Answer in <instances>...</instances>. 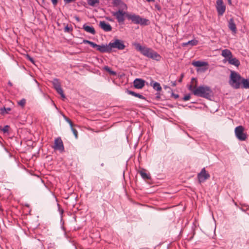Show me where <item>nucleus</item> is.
Here are the masks:
<instances>
[{"label":"nucleus","instance_id":"f257e3e1","mask_svg":"<svg viewBox=\"0 0 249 249\" xmlns=\"http://www.w3.org/2000/svg\"><path fill=\"white\" fill-rule=\"evenodd\" d=\"M188 89L193 92L194 95L206 99L210 98L213 93L212 90L210 87L202 85L196 88V83L194 87L192 84L190 85Z\"/></svg>","mask_w":249,"mask_h":249},{"label":"nucleus","instance_id":"f03ea898","mask_svg":"<svg viewBox=\"0 0 249 249\" xmlns=\"http://www.w3.org/2000/svg\"><path fill=\"white\" fill-rule=\"evenodd\" d=\"M134 45L135 49L140 52L143 55L157 61H160L161 59V56L152 49L142 46L138 43H136Z\"/></svg>","mask_w":249,"mask_h":249},{"label":"nucleus","instance_id":"7ed1b4c3","mask_svg":"<svg viewBox=\"0 0 249 249\" xmlns=\"http://www.w3.org/2000/svg\"><path fill=\"white\" fill-rule=\"evenodd\" d=\"M242 77L237 72L231 71L230 76L229 84L234 89H239L241 84Z\"/></svg>","mask_w":249,"mask_h":249},{"label":"nucleus","instance_id":"20e7f679","mask_svg":"<svg viewBox=\"0 0 249 249\" xmlns=\"http://www.w3.org/2000/svg\"><path fill=\"white\" fill-rule=\"evenodd\" d=\"M128 20H131L134 24H140L141 25H147L149 23L148 19L141 18L139 15L131 14L128 13L126 15Z\"/></svg>","mask_w":249,"mask_h":249},{"label":"nucleus","instance_id":"39448f33","mask_svg":"<svg viewBox=\"0 0 249 249\" xmlns=\"http://www.w3.org/2000/svg\"><path fill=\"white\" fill-rule=\"evenodd\" d=\"M123 10L119 9L117 11L112 13V15L115 17L118 22L120 24L124 23L125 20L124 17H126L127 14H128Z\"/></svg>","mask_w":249,"mask_h":249},{"label":"nucleus","instance_id":"423d86ee","mask_svg":"<svg viewBox=\"0 0 249 249\" xmlns=\"http://www.w3.org/2000/svg\"><path fill=\"white\" fill-rule=\"evenodd\" d=\"M244 128L242 125L237 126L235 128L234 132L236 138L240 141H245L247 138V135L244 132Z\"/></svg>","mask_w":249,"mask_h":249},{"label":"nucleus","instance_id":"0eeeda50","mask_svg":"<svg viewBox=\"0 0 249 249\" xmlns=\"http://www.w3.org/2000/svg\"><path fill=\"white\" fill-rule=\"evenodd\" d=\"M110 52L112 48H117L118 50H122L124 49L125 45L124 41L119 39H116L113 42H111L109 43Z\"/></svg>","mask_w":249,"mask_h":249},{"label":"nucleus","instance_id":"6e6552de","mask_svg":"<svg viewBox=\"0 0 249 249\" xmlns=\"http://www.w3.org/2000/svg\"><path fill=\"white\" fill-rule=\"evenodd\" d=\"M216 9L219 16H221L224 14L226 10V6L224 5L223 0H216Z\"/></svg>","mask_w":249,"mask_h":249},{"label":"nucleus","instance_id":"1a4fd4ad","mask_svg":"<svg viewBox=\"0 0 249 249\" xmlns=\"http://www.w3.org/2000/svg\"><path fill=\"white\" fill-rule=\"evenodd\" d=\"M53 84L54 88L59 93L62 98H65V95L64 94L63 90L61 88L60 83L58 79L55 78L53 81Z\"/></svg>","mask_w":249,"mask_h":249},{"label":"nucleus","instance_id":"9d476101","mask_svg":"<svg viewBox=\"0 0 249 249\" xmlns=\"http://www.w3.org/2000/svg\"><path fill=\"white\" fill-rule=\"evenodd\" d=\"M210 177V176L208 173H207L205 169L203 168L201 172L197 174V178L199 183L204 182L206 179H208Z\"/></svg>","mask_w":249,"mask_h":249},{"label":"nucleus","instance_id":"9b49d317","mask_svg":"<svg viewBox=\"0 0 249 249\" xmlns=\"http://www.w3.org/2000/svg\"><path fill=\"white\" fill-rule=\"evenodd\" d=\"M53 148L56 150L62 152L64 151V147L61 138L58 137L55 139Z\"/></svg>","mask_w":249,"mask_h":249},{"label":"nucleus","instance_id":"f8f14e48","mask_svg":"<svg viewBox=\"0 0 249 249\" xmlns=\"http://www.w3.org/2000/svg\"><path fill=\"white\" fill-rule=\"evenodd\" d=\"M145 81L140 78H136L133 82L134 87L137 89H142L145 85Z\"/></svg>","mask_w":249,"mask_h":249},{"label":"nucleus","instance_id":"ddd939ff","mask_svg":"<svg viewBox=\"0 0 249 249\" xmlns=\"http://www.w3.org/2000/svg\"><path fill=\"white\" fill-rule=\"evenodd\" d=\"M99 26L105 32H110L112 30L111 25L105 21H100Z\"/></svg>","mask_w":249,"mask_h":249},{"label":"nucleus","instance_id":"4468645a","mask_svg":"<svg viewBox=\"0 0 249 249\" xmlns=\"http://www.w3.org/2000/svg\"><path fill=\"white\" fill-rule=\"evenodd\" d=\"M112 3L114 6H119L120 9L127 10V5L121 0H113Z\"/></svg>","mask_w":249,"mask_h":249},{"label":"nucleus","instance_id":"2eb2a0df","mask_svg":"<svg viewBox=\"0 0 249 249\" xmlns=\"http://www.w3.org/2000/svg\"><path fill=\"white\" fill-rule=\"evenodd\" d=\"M228 27L233 34L236 33L237 28L233 18H230L228 21Z\"/></svg>","mask_w":249,"mask_h":249},{"label":"nucleus","instance_id":"dca6fc26","mask_svg":"<svg viewBox=\"0 0 249 249\" xmlns=\"http://www.w3.org/2000/svg\"><path fill=\"white\" fill-rule=\"evenodd\" d=\"M96 50L101 53L110 52L109 44L107 45H98Z\"/></svg>","mask_w":249,"mask_h":249},{"label":"nucleus","instance_id":"f3484780","mask_svg":"<svg viewBox=\"0 0 249 249\" xmlns=\"http://www.w3.org/2000/svg\"><path fill=\"white\" fill-rule=\"evenodd\" d=\"M227 61H228L230 64L233 65L237 67H238L240 64L239 60L235 57L233 58L232 56H231L230 58H229Z\"/></svg>","mask_w":249,"mask_h":249},{"label":"nucleus","instance_id":"a211bd4d","mask_svg":"<svg viewBox=\"0 0 249 249\" xmlns=\"http://www.w3.org/2000/svg\"><path fill=\"white\" fill-rule=\"evenodd\" d=\"M221 55L223 57H225L227 61L228 60V59H229V58H230L231 56H232V54L231 51L227 49L223 50L222 51Z\"/></svg>","mask_w":249,"mask_h":249},{"label":"nucleus","instance_id":"6ab92c4d","mask_svg":"<svg viewBox=\"0 0 249 249\" xmlns=\"http://www.w3.org/2000/svg\"><path fill=\"white\" fill-rule=\"evenodd\" d=\"M83 29L87 33L91 34L92 35H95L96 33L95 30L93 26H90L85 24L83 26Z\"/></svg>","mask_w":249,"mask_h":249},{"label":"nucleus","instance_id":"aec40b11","mask_svg":"<svg viewBox=\"0 0 249 249\" xmlns=\"http://www.w3.org/2000/svg\"><path fill=\"white\" fill-rule=\"evenodd\" d=\"M126 93H128V94L129 95H131L132 96H134L136 97H138L140 99H143V100H145V98L142 95L139 94V93H137L136 92H135L134 91H131V90H126Z\"/></svg>","mask_w":249,"mask_h":249},{"label":"nucleus","instance_id":"412c9836","mask_svg":"<svg viewBox=\"0 0 249 249\" xmlns=\"http://www.w3.org/2000/svg\"><path fill=\"white\" fill-rule=\"evenodd\" d=\"M192 64L193 65V66H194L195 67H196L207 66L208 65V64L207 62L200 61H194L192 63Z\"/></svg>","mask_w":249,"mask_h":249},{"label":"nucleus","instance_id":"4be33fe9","mask_svg":"<svg viewBox=\"0 0 249 249\" xmlns=\"http://www.w3.org/2000/svg\"><path fill=\"white\" fill-rule=\"evenodd\" d=\"M198 40H196V39H193V40H190L187 42L183 43L182 44V46L183 47H185L187 45H190L191 46H194L198 44Z\"/></svg>","mask_w":249,"mask_h":249},{"label":"nucleus","instance_id":"5701e85b","mask_svg":"<svg viewBox=\"0 0 249 249\" xmlns=\"http://www.w3.org/2000/svg\"><path fill=\"white\" fill-rule=\"evenodd\" d=\"M152 83H153L152 86L154 89L158 91L161 90V87L160 86V85L159 83L157 82L152 81L151 82V84H152Z\"/></svg>","mask_w":249,"mask_h":249},{"label":"nucleus","instance_id":"b1692460","mask_svg":"<svg viewBox=\"0 0 249 249\" xmlns=\"http://www.w3.org/2000/svg\"><path fill=\"white\" fill-rule=\"evenodd\" d=\"M241 84L242 87L245 89H249V79L242 78Z\"/></svg>","mask_w":249,"mask_h":249},{"label":"nucleus","instance_id":"393cba45","mask_svg":"<svg viewBox=\"0 0 249 249\" xmlns=\"http://www.w3.org/2000/svg\"><path fill=\"white\" fill-rule=\"evenodd\" d=\"M139 173L141 175L142 178L144 179H148L150 178V175L145 173L143 170L140 171Z\"/></svg>","mask_w":249,"mask_h":249},{"label":"nucleus","instance_id":"a878e982","mask_svg":"<svg viewBox=\"0 0 249 249\" xmlns=\"http://www.w3.org/2000/svg\"><path fill=\"white\" fill-rule=\"evenodd\" d=\"M0 110L1 112V114L4 115L8 113L11 110V108L10 107H3L2 108H0Z\"/></svg>","mask_w":249,"mask_h":249},{"label":"nucleus","instance_id":"bb28decb","mask_svg":"<svg viewBox=\"0 0 249 249\" xmlns=\"http://www.w3.org/2000/svg\"><path fill=\"white\" fill-rule=\"evenodd\" d=\"M104 70L107 71L109 74L112 75H116V72L114 71L111 70V69L108 66H105L104 67Z\"/></svg>","mask_w":249,"mask_h":249},{"label":"nucleus","instance_id":"cd10ccee","mask_svg":"<svg viewBox=\"0 0 249 249\" xmlns=\"http://www.w3.org/2000/svg\"><path fill=\"white\" fill-rule=\"evenodd\" d=\"M26 104V100L24 98L22 99L18 102V104L23 108Z\"/></svg>","mask_w":249,"mask_h":249},{"label":"nucleus","instance_id":"c85d7f7f","mask_svg":"<svg viewBox=\"0 0 249 249\" xmlns=\"http://www.w3.org/2000/svg\"><path fill=\"white\" fill-rule=\"evenodd\" d=\"M99 2V0H88V3L90 6H94L95 4Z\"/></svg>","mask_w":249,"mask_h":249},{"label":"nucleus","instance_id":"c756f323","mask_svg":"<svg viewBox=\"0 0 249 249\" xmlns=\"http://www.w3.org/2000/svg\"><path fill=\"white\" fill-rule=\"evenodd\" d=\"M9 128L10 126L8 125H6L1 129V130L4 133H6L8 132Z\"/></svg>","mask_w":249,"mask_h":249},{"label":"nucleus","instance_id":"7c9ffc66","mask_svg":"<svg viewBox=\"0 0 249 249\" xmlns=\"http://www.w3.org/2000/svg\"><path fill=\"white\" fill-rule=\"evenodd\" d=\"M72 31V28L71 27L66 26L64 28V32L67 33H70Z\"/></svg>","mask_w":249,"mask_h":249},{"label":"nucleus","instance_id":"2f4dec72","mask_svg":"<svg viewBox=\"0 0 249 249\" xmlns=\"http://www.w3.org/2000/svg\"><path fill=\"white\" fill-rule=\"evenodd\" d=\"M71 130L72 131V133H73V135H74L75 138L77 139L78 137L77 131L75 128H73V126H72V127H71Z\"/></svg>","mask_w":249,"mask_h":249},{"label":"nucleus","instance_id":"473e14b6","mask_svg":"<svg viewBox=\"0 0 249 249\" xmlns=\"http://www.w3.org/2000/svg\"><path fill=\"white\" fill-rule=\"evenodd\" d=\"M65 120L69 124L71 127L73 126V124L71 121L66 116H64Z\"/></svg>","mask_w":249,"mask_h":249},{"label":"nucleus","instance_id":"72a5a7b5","mask_svg":"<svg viewBox=\"0 0 249 249\" xmlns=\"http://www.w3.org/2000/svg\"><path fill=\"white\" fill-rule=\"evenodd\" d=\"M190 99V95L189 94L186 95L183 98V100L185 101H188Z\"/></svg>","mask_w":249,"mask_h":249},{"label":"nucleus","instance_id":"f704fd0d","mask_svg":"<svg viewBox=\"0 0 249 249\" xmlns=\"http://www.w3.org/2000/svg\"><path fill=\"white\" fill-rule=\"evenodd\" d=\"M90 45L92 47H93V48H96H96H97V47H98V44H96V43H95L94 42H92V41H91V43L90 44Z\"/></svg>","mask_w":249,"mask_h":249},{"label":"nucleus","instance_id":"c9c22d12","mask_svg":"<svg viewBox=\"0 0 249 249\" xmlns=\"http://www.w3.org/2000/svg\"><path fill=\"white\" fill-rule=\"evenodd\" d=\"M27 58L31 62H32V63H34L35 62L34 59L30 55H27Z\"/></svg>","mask_w":249,"mask_h":249},{"label":"nucleus","instance_id":"e433bc0d","mask_svg":"<svg viewBox=\"0 0 249 249\" xmlns=\"http://www.w3.org/2000/svg\"><path fill=\"white\" fill-rule=\"evenodd\" d=\"M83 42L85 44H89V45L91 43V41L88 40H84Z\"/></svg>","mask_w":249,"mask_h":249},{"label":"nucleus","instance_id":"4c0bfd02","mask_svg":"<svg viewBox=\"0 0 249 249\" xmlns=\"http://www.w3.org/2000/svg\"><path fill=\"white\" fill-rule=\"evenodd\" d=\"M64 1L66 3H70L72 1H75L76 0H64Z\"/></svg>","mask_w":249,"mask_h":249},{"label":"nucleus","instance_id":"58836bf2","mask_svg":"<svg viewBox=\"0 0 249 249\" xmlns=\"http://www.w3.org/2000/svg\"><path fill=\"white\" fill-rule=\"evenodd\" d=\"M183 76H184L183 74V73H182V74H181V77H180V78L179 79V80H178V82L181 83V82H182V78H183Z\"/></svg>","mask_w":249,"mask_h":249},{"label":"nucleus","instance_id":"ea45409f","mask_svg":"<svg viewBox=\"0 0 249 249\" xmlns=\"http://www.w3.org/2000/svg\"><path fill=\"white\" fill-rule=\"evenodd\" d=\"M52 2L54 5H56L57 3V0H52Z\"/></svg>","mask_w":249,"mask_h":249},{"label":"nucleus","instance_id":"a19ab883","mask_svg":"<svg viewBox=\"0 0 249 249\" xmlns=\"http://www.w3.org/2000/svg\"><path fill=\"white\" fill-rule=\"evenodd\" d=\"M171 83H172V86L173 87H175L177 85L176 81H173V82H172Z\"/></svg>","mask_w":249,"mask_h":249},{"label":"nucleus","instance_id":"79ce46f5","mask_svg":"<svg viewBox=\"0 0 249 249\" xmlns=\"http://www.w3.org/2000/svg\"><path fill=\"white\" fill-rule=\"evenodd\" d=\"M173 95L175 97L176 99L178 98L179 97L178 95V94H173Z\"/></svg>","mask_w":249,"mask_h":249},{"label":"nucleus","instance_id":"37998d69","mask_svg":"<svg viewBox=\"0 0 249 249\" xmlns=\"http://www.w3.org/2000/svg\"><path fill=\"white\" fill-rule=\"evenodd\" d=\"M147 2H154L155 0H146Z\"/></svg>","mask_w":249,"mask_h":249},{"label":"nucleus","instance_id":"c03bdc74","mask_svg":"<svg viewBox=\"0 0 249 249\" xmlns=\"http://www.w3.org/2000/svg\"><path fill=\"white\" fill-rule=\"evenodd\" d=\"M193 80H195L196 81V83L197 82V81L196 80V78H192V79H191V81H192V82H193Z\"/></svg>","mask_w":249,"mask_h":249},{"label":"nucleus","instance_id":"a18cd8bd","mask_svg":"<svg viewBox=\"0 0 249 249\" xmlns=\"http://www.w3.org/2000/svg\"><path fill=\"white\" fill-rule=\"evenodd\" d=\"M75 19H76L78 21H79V18H78V17H76L75 18Z\"/></svg>","mask_w":249,"mask_h":249},{"label":"nucleus","instance_id":"49530a36","mask_svg":"<svg viewBox=\"0 0 249 249\" xmlns=\"http://www.w3.org/2000/svg\"><path fill=\"white\" fill-rule=\"evenodd\" d=\"M8 84H9L10 86H12V83H11L10 82H9L8 83Z\"/></svg>","mask_w":249,"mask_h":249},{"label":"nucleus","instance_id":"de8ad7c7","mask_svg":"<svg viewBox=\"0 0 249 249\" xmlns=\"http://www.w3.org/2000/svg\"><path fill=\"white\" fill-rule=\"evenodd\" d=\"M228 1L230 3H231V0H228Z\"/></svg>","mask_w":249,"mask_h":249},{"label":"nucleus","instance_id":"09e8293b","mask_svg":"<svg viewBox=\"0 0 249 249\" xmlns=\"http://www.w3.org/2000/svg\"><path fill=\"white\" fill-rule=\"evenodd\" d=\"M207 69V68H205V69H204V71H205V70H206Z\"/></svg>","mask_w":249,"mask_h":249},{"label":"nucleus","instance_id":"8fccbe9b","mask_svg":"<svg viewBox=\"0 0 249 249\" xmlns=\"http://www.w3.org/2000/svg\"><path fill=\"white\" fill-rule=\"evenodd\" d=\"M23 1H24V0H22Z\"/></svg>","mask_w":249,"mask_h":249}]
</instances>
